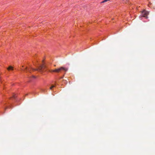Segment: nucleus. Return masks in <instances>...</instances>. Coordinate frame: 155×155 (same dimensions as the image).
<instances>
[{
  "instance_id": "5",
  "label": "nucleus",
  "mask_w": 155,
  "mask_h": 155,
  "mask_svg": "<svg viewBox=\"0 0 155 155\" xmlns=\"http://www.w3.org/2000/svg\"><path fill=\"white\" fill-rule=\"evenodd\" d=\"M56 84H54L51 85L50 86V89H51V90H52L53 88L56 87Z\"/></svg>"
},
{
  "instance_id": "1",
  "label": "nucleus",
  "mask_w": 155,
  "mask_h": 155,
  "mask_svg": "<svg viewBox=\"0 0 155 155\" xmlns=\"http://www.w3.org/2000/svg\"><path fill=\"white\" fill-rule=\"evenodd\" d=\"M22 70L24 72L28 73H31V72L35 71H37L38 72H39L41 73L45 71L51 73H59L62 70L66 71L68 70V69L64 67H61L59 68L56 69L55 70H52L49 69L48 68L47 65L44 63L42 65H40L38 66L36 69L33 68L29 66H24L23 67Z\"/></svg>"
},
{
  "instance_id": "3",
  "label": "nucleus",
  "mask_w": 155,
  "mask_h": 155,
  "mask_svg": "<svg viewBox=\"0 0 155 155\" xmlns=\"http://www.w3.org/2000/svg\"><path fill=\"white\" fill-rule=\"evenodd\" d=\"M142 16H141V17H144L146 18H148L147 15L149 14V12L145 10H143L142 11Z\"/></svg>"
},
{
  "instance_id": "6",
  "label": "nucleus",
  "mask_w": 155,
  "mask_h": 155,
  "mask_svg": "<svg viewBox=\"0 0 155 155\" xmlns=\"http://www.w3.org/2000/svg\"><path fill=\"white\" fill-rule=\"evenodd\" d=\"M123 2L126 3H128L129 1L128 0H123Z\"/></svg>"
},
{
  "instance_id": "10",
  "label": "nucleus",
  "mask_w": 155,
  "mask_h": 155,
  "mask_svg": "<svg viewBox=\"0 0 155 155\" xmlns=\"http://www.w3.org/2000/svg\"><path fill=\"white\" fill-rule=\"evenodd\" d=\"M63 77H61V78H63Z\"/></svg>"
},
{
  "instance_id": "7",
  "label": "nucleus",
  "mask_w": 155,
  "mask_h": 155,
  "mask_svg": "<svg viewBox=\"0 0 155 155\" xmlns=\"http://www.w3.org/2000/svg\"><path fill=\"white\" fill-rule=\"evenodd\" d=\"M32 77L34 79H35L36 78V77L34 76L33 75H32Z\"/></svg>"
},
{
  "instance_id": "4",
  "label": "nucleus",
  "mask_w": 155,
  "mask_h": 155,
  "mask_svg": "<svg viewBox=\"0 0 155 155\" xmlns=\"http://www.w3.org/2000/svg\"><path fill=\"white\" fill-rule=\"evenodd\" d=\"M7 69L9 71H13L14 70V68L13 66L9 65L7 68Z\"/></svg>"
},
{
  "instance_id": "2",
  "label": "nucleus",
  "mask_w": 155,
  "mask_h": 155,
  "mask_svg": "<svg viewBox=\"0 0 155 155\" xmlns=\"http://www.w3.org/2000/svg\"><path fill=\"white\" fill-rule=\"evenodd\" d=\"M3 98V101L1 102V107L4 110L8 107H11L12 106L11 101L16 102L19 100L15 94H13L12 96L9 98L7 99L5 97H4Z\"/></svg>"
},
{
  "instance_id": "8",
  "label": "nucleus",
  "mask_w": 155,
  "mask_h": 155,
  "mask_svg": "<svg viewBox=\"0 0 155 155\" xmlns=\"http://www.w3.org/2000/svg\"><path fill=\"white\" fill-rule=\"evenodd\" d=\"M141 16H140L139 17V18H141V19H142V18H141L142 17H141Z\"/></svg>"
},
{
  "instance_id": "9",
  "label": "nucleus",
  "mask_w": 155,
  "mask_h": 155,
  "mask_svg": "<svg viewBox=\"0 0 155 155\" xmlns=\"http://www.w3.org/2000/svg\"><path fill=\"white\" fill-rule=\"evenodd\" d=\"M45 91V89H43V90H42V91Z\"/></svg>"
}]
</instances>
